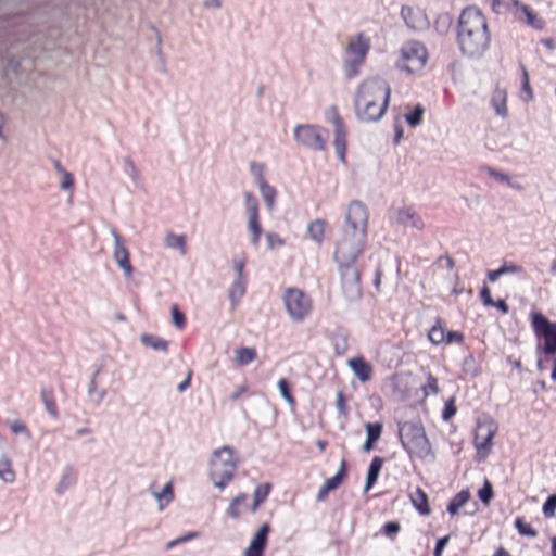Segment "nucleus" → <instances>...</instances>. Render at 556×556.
I'll return each mask as SVG.
<instances>
[{"instance_id":"f257e3e1","label":"nucleus","mask_w":556,"mask_h":556,"mask_svg":"<svg viewBox=\"0 0 556 556\" xmlns=\"http://www.w3.org/2000/svg\"><path fill=\"white\" fill-rule=\"evenodd\" d=\"M457 41L463 54L479 58L490 47L491 35L484 14L476 7H468L460 13L457 26Z\"/></svg>"},{"instance_id":"f03ea898","label":"nucleus","mask_w":556,"mask_h":556,"mask_svg":"<svg viewBox=\"0 0 556 556\" xmlns=\"http://www.w3.org/2000/svg\"><path fill=\"white\" fill-rule=\"evenodd\" d=\"M389 84L379 77L364 79L355 91L354 110L363 122L379 121L386 113L390 101Z\"/></svg>"},{"instance_id":"7ed1b4c3","label":"nucleus","mask_w":556,"mask_h":556,"mask_svg":"<svg viewBox=\"0 0 556 556\" xmlns=\"http://www.w3.org/2000/svg\"><path fill=\"white\" fill-rule=\"evenodd\" d=\"M399 437L405 451L419 459H434V453L420 421L399 422Z\"/></svg>"},{"instance_id":"20e7f679","label":"nucleus","mask_w":556,"mask_h":556,"mask_svg":"<svg viewBox=\"0 0 556 556\" xmlns=\"http://www.w3.org/2000/svg\"><path fill=\"white\" fill-rule=\"evenodd\" d=\"M238 459L232 447L225 445L215 450L210 458V478L214 486H226L233 478Z\"/></svg>"},{"instance_id":"39448f33","label":"nucleus","mask_w":556,"mask_h":556,"mask_svg":"<svg viewBox=\"0 0 556 556\" xmlns=\"http://www.w3.org/2000/svg\"><path fill=\"white\" fill-rule=\"evenodd\" d=\"M370 48L371 40L363 33L349 38L343 60L344 75L348 79L359 75Z\"/></svg>"},{"instance_id":"423d86ee","label":"nucleus","mask_w":556,"mask_h":556,"mask_svg":"<svg viewBox=\"0 0 556 556\" xmlns=\"http://www.w3.org/2000/svg\"><path fill=\"white\" fill-rule=\"evenodd\" d=\"M366 239L364 231H343L334 250V261L338 266H357L356 262L365 249Z\"/></svg>"},{"instance_id":"0eeeda50","label":"nucleus","mask_w":556,"mask_h":556,"mask_svg":"<svg viewBox=\"0 0 556 556\" xmlns=\"http://www.w3.org/2000/svg\"><path fill=\"white\" fill-rule=\"evenodd\" d=\"M282 303L288 316L294 323H302L313 312L312 298L296 287H289L283 290Z\"/></svg>"},{"instance_id":"6e6552de","label":"nucleus","mask_w":556,"mask_h":556,"mask_svg":"<svg viewBox=\"0 0 556 556\" xmlns=\"http://www.w3.org/2000/svg\"><path fill=\"white\" fill-rule=\"evenodd\" d=\"M428 50L417 40H408L400 49L397 66L410 74L420 72L427 64Z\"/></svg>"},{"instance_id":"1a4fd4ad","label":"nucleus","mask_w":556,"mask_h":556,"mask_svg":"<svg viewBox=\"0 0 556 556\" xmlns=\"http://www.w3.org/2000/svg\"><path fill=\"white\" fill-rule=\"evenodd\" d=\"M294 138L298 143L308 149L324 151L327 148L328 130L318 125H298L294 128Z\"/></svg>"},{"instance_id":"9d476101","label":"nucleus","mask_w":556,"mask_h":556,"mask_svg":"<svg viewBox=\"0 0 556 556\" xmlns=\"http://www.w3.org/2000/svg\"><path fill=\"white\" fill-rule=\"evenodd\" d=\"M530 323L535 336L544 340V353L556 354V323L549 321L541 312H532Z\"/></svg>"},{"instance_id":"9b49d317","label":"nucleus","mask_w":556,"mask_h":556,"mask_svg":"<svg viewBox=\"0 0 556 556\" xmlns=\"http://www.w3.org/2000/svg\"><path fill=\"white\" fill-rule=\"evenodd\" d=\"M497 430L498 426L493 418L484 417L478 420L473 442L479 460L484 459L489 455Z\"/></svg>"},{"instance_id":"f8f14e48","label":"nucleus","mask_w":556,"mask_h":556,"mask_svg":"<svg viewBox=\"0 0 556 556\" xmlns=\"http://www.w3.org/2000/svg\"><path fill=\"white\" fill-rule=\"evenodd\" d=\"M341 290L349 301L362 298L361 270L358 266H338Z\"/></svg>"},{"instance_id":"ddd939ff","label":"nucleus","mask_w":556,"mask_h":556,"mask_svg":"<svg viewBox=\"0 0 556 556\" xmlns=\"http://www.w3.org/2000/svg\"><path fill=\"white\" fill-rule=\"evenodd\" d=\"M368 211L359 201H352L346 211V227L344 231L362 232L367 237Z\"/></svg>"},{"instance_id":"4468645a","label":"nucleus","mask_w":556,"mask_h":556,"mask_svg":"<svg viewBox=\"0 0 556 556\" xmlns=\"http://www.w3.org/2000/svg\"><path fill=\"white\" fill-rule=\"evenodd\" d=\"M429 341L434 344H452L458 343L462 344L465 340V337L459 331H446L443 327V321L441 318H437L435 324L430 328L428 332Z\"/></svg>"},{"instance_id":"2eb2a0df","label":"nucleus","mask_w":556,"mask_h":556,"mask_svg":"<svg viewBox=\"0 0 556 556\" xmlns=\"http://www.w3.org/2000/svg\"><path fill=\"white\" fill-rule=\"evenodd\" d=\"M332 125L334 127V140L333 146L339 159L342 162H345V151H346V129L345 124L340 116L338 110L336 108L332 109Z\"/></svg>"},{"instance_id":"dca6fc26","label":"nucleus","mask_w":556,"mask_h":556,"mask_svg":"<svg viewBox=\"0 0 556 556\" xmlns=\"http://www.w3.org/2000/svg\"><path fill=\"white\" fill-rule=\"evenodd\" d=\"M114 251L113 256L119 268L125 273L126 277L132 275L134 268L130 263L129 251L125 245L123 238L114 232Z\"/></svg>"},{"instance_id":"f3484780","label":"nucleus","mask_w":556,"mask_h":556,"mask_svg":"<svg viewBox=\"0 0 556 556\" xmlns=\"http://www.w3.org/2000/svg\"><path fill=\"white\" fill-rule=\"evenodd\" d=\"M269 530L270 528L267 523H264L257 530L252 541L250 542L248 548L244 551V556H263Z\"/></svg>"},{"instance_id":"a211bd4d","label":"nucleus","mask_w":556,"mask_h":556,"mask_svg":"<svg viewBox=\"0 0 556 556\" xmlns=\"http://www.w3.org/2000/svg\"><path fill=\"white\" fill-rule=\"evenodd\" d=\"M348 365L361 382L372 379L374 367L362 355L350 358Z\"/></svg>"},{"instance_id":"6ab92c4d","label":"nucleus","mask_w":556,"mask_h":556,"mask_svg":"<svg viewBox=\"0 0 556 556\" xmlns=\"http://www.w3.org/2000/svg\"><path fill=\"white\" fill-rule=\"evenodd\" d=\"M513 5L516 9V13L520 14L518 17L523 20L529 26L535 29L544 28V21L541 18L530 5L523 4L518 0L513 2Z\"/></svg>"},{"instance_id":"aec40b11","label":"nucleus","mask_w":556,"mask_h":556,"mask_svg":"<svg viewBox=\"0 0 556 556\" xmlns=\"http://www.w3.org/2000/svg\"><path fill=\"white\" fill-rule=\"evenodd\" d=\"M396 220L399 224L405 227H412L416 229L424 228L422 218L412 207H404L397 211Z\"/></svg>"},{"instance_id":"412c9836","label":"nucleus","mask_w":556,"mask_h":556,"mask_svg":"<svg viewBox=\"0 0 556 556\" xmlns=\"http://www.w3.org/2000/svg\"><path fill=\"white\" fill-rule=\"evenodd\" d=\"M365 430H366V441L364 443V451L369 452L372 450L376 442L380 439L383 425L382 422H367L365 424Z\"/></svg>"},{"instance_id":"4be33fe9","label":"nucleus","mask_w":556,"mask_h":556,"mask_svg":"<svg viewBox=\"0 0 556 556\" xmlns=\"http://www.w3.org/2000/svg\"><path fill=\"white\" fill-rule=\"evenodd\" d=\"M40 399H41L48 414L54 419L59 418V409H58L53 389L52 388H42L40 391Z\"/></svg>"},{"instance_id":"5701e85b","label":"nucleus","mask_w":556,"mask_h":556,"mask_svg":"<svg viewBox=\"0 0 556 556\" xmlns=\"http://www.w3.org/2000/svg\"><path fill=\"white\" fill-rule=\"evenodd\" d=\"M328 224L325 219L317 218L308 224L307 233L309 238L317 243H321L325 239Z\"/></svg>"},{"instance_id":"b1692460","label":"nucleus","mask_w":556,"mask_h":556,"mask_svg":"<svg viewBox=\"0 0 556 556\" xmlns=\"http://www.w3.org/2000/svg\"><path fill=\"white\" fill-rule=\"evenodd\" d=\"M257 351L255 348L242 346L235 351V361L239 366H245L255 361Z\"/></svg>"},{"instance_id":"393cba45","label":"nucleus","mask_w":556,"mask_h":556,"mask_svg":"<svg viewBox=\"0 0 556 556\" xmlns=\"http://www.w3.org/2000/svg\"><path fill=\"white\" fill-rule=\"evenodd\" d=\"M383 458L379 456H375L370 463V466L366 476V484L365 486H372L379 477V473L383 466Z\"/></svg>"},{"instance_id":"a878e982","label":"nucleus","mask_w":556,"mask_h":556,"mask_svg":"<svg viewBox=\"0 0 556 556\" xmlns=\"http://www.w3.org/2000/svg\"><path fill=\"white\" fill-rule=\"evenodd\" d=\"M470 498L468 489H462L447 504V511L451 515H456L460 507H463Z\"/></svg>"},{"instance_id":"bb28decb","label":"nucleus","mask_w":556,"mask_h":556,"mask_svg":"<svg viewBox=\"0 0 556 556\" xmlns=\"http://www.w3.org/2000/svg\"><path fill=\"white\" fill-rule=\"evenodd\" d=\"M412 502L415 508L424 516L430 514V507L428 505V497L422 489H416L415 494L410 495Z\"/></svg>"},{"instance_id":"cd10ccee","label":"nucleus","mask_w":556,"mask_h":556,"mask_svg":"<svg viewBox=\"0 0 556 556\" xmlns=\"http://www.w3.org/2000/svg\"><path fill=\"white\" fill-rule=\"evenodd\" d=\"M141 342L144 345L150 346L155 351H163V352L168 351V345H169L168 341L164 340L161 337L154 336V334H142Z\"/></svg>"},{"instance_id":"c85d7f7f","label":"nucleus","mask_w":556,"mask_h":556,"mask_svg":"<svg viewBox=\"0 0 556 556\" xmlns=\"http://www.w3.org/2000/svg\"><path fill=\"white\" fill-rule=\"evenodd\" d=\"M165 244L167 248L179 250L182 255L187 253L185 235L168 232L165 237Z\"/></svg>"},{"instance_id":"c756f323","label":"nucleus","mask_w":556,"mask_h":556,"mask_svg":"<svg viewBox=\"0 0 556 556\" xmlns=\"http://www.w3.org/2000/svg\"><path fill=\"white\" fill-rule=\"evenodd\" d=\"M257 186L260 188V192L266 203L267 208L273 210L277 197L276 189L273 186L268 185L267 181L262 182Z\"/></svg>"},{"instance_id":"7c9ffc66","label":"nucleus","mask_w":556,"mask_h":556,"mask_svg":"<svg viewBox=\"0 0 556 556\" xmlns=\"http://www.w3.org/2000/svg\"><path fill=\"white\" fill-rule=\"evenodd\" d=\"M248 228H249V230L252 233V236H251V243L254 247H258L260 240H261V236H262V227H261V223H260V216L249 217Z\"/></svg>"},{"instance_id":"2f4dec72","label":"nucleus","mask_w":556,"mask_h":556,"mask_svg":"<svg viewBox=\"0 0 556 556\" xmlns=\"http://www.w3.org/2000/svg\"><path fill=\"white\" fill-rule=\"evenodd\" d=\"M151 494L157 501L160 510L174 500V489H160V491H152Z\"/></svg>"},{"instance_id":"473e14b6","label":"nucleus","mask_w":556,"mask_h":556,"mask_svg":"<svg viewBox=\"0 0 556 556\" xmlns=\"http://www.w3.org/2000/svg\"><path fill=\"white\" fill-rule=\"evenodd\" d=\"M425 113V109L421 104L415 105L410 112L405 114V121L410 127H416L420 125L422 121V116Z\"/></svg>"},{"instance_id":"72a5a7b5","label":"nucleus","mask_w":556,"mask_h":556,"mask_svg":"<svg viewBox=\"0 0 556 556\" xmlns=\"http://www.w3.org/2000/svg\"><path fill=\"white\" fill-rule=\"evenodd\" d=\"M0 478L4 483H12L15 479V472L9 459H0Z\"/></svg>"},{"instance_id":"f704fd0d","label":"nucleus","mask_w":556,"mask_h":556,"mask_svg":"<svg viewBox=\"0 0 556 556\" xmlns=\"http://www.w3.org/2000/svg\"><path fill=\"white\" fill-rule=\"evenodd\" d=\"M245 292V285L241 279L235 281L229 290V299L232 302V305H237L239 300L243 296Z\"/></svg>"},{"instance_id":"c9c22d12","label":"nucleus","mask_w":556,"mask_h":556,"mask_svg":"<svg viewBox=\"0 0 556 556\" xmlns=\"http://www.w3.org/2000/svg\"><path fill=\"white\" fill-rule=\"evenodd\" d=\"M346 471L348 462L345 459H342L338 472L327 480L325 486H338L340 483L343 482L344 478L346 477Z\"/></svg>"},{"instance_id":"e433bc0d","label":"nucleus","mask_w":556,"mask_h":556,"mask_svg":"<svg viewBox=\"0 0 556 556\" xmlns=\"http://www.w3.org/2000/svg\"><path fill=\"white\" fill-rule=\"evenodd\" d=\"M336 407L338 409L339 416L346 419L349 416L350 409H349V405H348V397L342 390L337 392Z\"/></svg>"},{"instance_id":"4c0bfd02","label":"nucleus","mask_w":556,"mask_h":556,"mask_svg":"<svg viewBox=\"0 0 556 556\" xmlns=\"http://www.w3.org/2000/svg\"><path fill=\"white\" fill-rule=\"evenodd\" d=\"M244 205L249 217L260 216L257 199L251 192L244 193Z\"/></svg>"},{"instance_id":"58836bf2","label":"nucleus","mask_w":556,"mask_h":556,"mask_svg":"<svg viewBox=\"0 0 556 556\" xmlns=\"http://www.w3.org/2000/svg\"><path fill=\"white\" fill-rule=\"evenodd\" d=\"M515 527L521 535L535 538L538 535V531L531 527L530 523H527L521 517H517L515 519Z\"/></svg>"},{"instance_id":"ea45409f","label":"nucleus","mask_w":556,"mask_h":556,"mask_svg":"<svg viewBox=\"0 0 556 556\" xmlns=\"http://www.w3.org/2000/svg\"><path fill=\"white\" fill-rule=\"evenodd\" d=\"M278 388H279L281 396L286 400V402L291 407H294L296 404V401L290 391V387H289L287 379H285V378L279 379Z\"/></svg>"},{"instance_id":"a19ab883","label":"nucleus","mask_w":556,"mask_h":556,"mask_svg":"<svg viewBox=\"0 0 556 556\" xmlns=\"http://www.w3.org/2000/svg\"><path fill=\"white\" fill-rule=\"evenodd\" d=\"M172 312V320L176 328L184 329L187 325V319L185 314L178 308L177 304H173L170 307Z\"/></svg>"},{"instance_id":"79ce46f5","label":"nucleus","mask_w":556,"mask_h":556,"mask_svg":"<svg viewBox=\"0 0 556 556\" xmlns=\"http://www.w3.org/2000/svg\"><path fill=\"white\" fill-rule=\"evenodd\" d=\"M270 489H255L253 503L251 505V511L255 513L260 505L266 500L268 496Z\"/></svg>"},{"instance_id":"37998d69","label":"nucleus","mask_w":556,"mask_h":556,"mask_svg":"<svg viewBox=\"0 0 556 556\" xmlns=\"http://www.w3.org/2000/svg\"><path fill=\"white\" fill-rule=\"evenodd\" d=\"M250 170L256 179L257 185L265 182V166L262 163L252 162L250 164Z\"/></svg>"},{"instance_id":"c03bdc74","label":"nucleus","mask_w":556,"mask_h":556,"mask_svg":"<svg viewBox=\"0 0 556 556\" xmlns=\"http://www.w3.org/2000/svg\"><path fill=\"white\" fill-rule=\"evenodd\" d=\"M556 510V494L551 495L543 505V514L545 517L551 518L555 515Z\"/></svg>"},{"instance_id":"a18cd8bd","label":"nucleus","mask_w":556,"mask_h":556,"mask_svg":"<svg viewBox=\"0 0 556 556\" xmlns=\"http://www.w3.org/2000/svg\"><path fill=\"white\" fill-rule=\"evenodd\" d=\"M401 530V526L396 521H389L383 527L381 532L388 538H394Z\"/></svg>"},{"instance_id":"49530a36","label":"nucleus","mask_w":556,"mask_h":556,"mask_svg":"<svg viewBox=\"0 0 556 556\" xmlns=\"http://www.w3.org/2000/svg\"><path fill=\"white\" fill-rule=\"evenodd\" d=\"M197 536H198L197 532H189V533H187L185 535H181V536H179V538H177L175 540H172V541L167 542L166 545H165V548L166 549H170V548L175 547L176 545L185 543V542H188V541H190V540H192V539H194Z\"/></svg>"},{"instance_id":"de8ad7c7","label":"nucleus","mask_w":556,"mask_h":556,"mask_svg":"<svg viewBox=\"0 0 556 556\" xmlns=\"http://www.w3.org/2000/svg\"><path fill=\"white\" fill-rule=\"evenodd\" d=\"M10 429L14 434H25L26 437H30V431L27 426L21 420H14L10 424Z\"/></svg>"},{"instance_id":"09e8293b","label":"nucleus","mask_w":556,"mask_h":556,"mask_svg":"<svg viewBox=\"0 0 556 556\" xmlns=\"http://www.w3.org/2000/svg\"><path fill=\"white\" fill-rule=\"evenodd\" d=\"M521 85H522V90L527 94V100H532L533 99V90H532V88L530 86L529 73L526 70V67H522V81H521Z\"/></svg>"},{"instance_id":"8fccbe9b","label":"nucleus","mask_w":556,"mask_h":556,"mask_svg":"<svg viewBox=\"0 0 556 556\" xmlns=\"http://www.w3.org/2000/svg\"><path fill=\"white\" fill-rule=\"evenodd\" d=\"M424 390H425V393H427V394L429 392H431L433 394L439 393V391H440L439 382H438V379L433 375L429 374L427 376V383H426Z\"/></svg>"},{"instance_id":"3c124183","label":"nucleus","mask_w":556,"mask_h":556,"mask_svg":"<svg viewBox=\"0 0 556 556\" xmlns=\"http://www.w3.org/2000/svg\"><path fill=\"white\" fill-rule=\"evenodd\" d=\"M456 406L454 404V400H450L445 403L444 409L442 412V418L444 420H450L456 414Z\"/></svg>"},{"instance_id":"603ef678","label":"nucleus","mask_w":556,"mask_h":556,"mask_svg":"<svg viewBox=\"0 0 556 556\" xmlns=\"http://www.w3.org/2000/svg\"><path fill=\"white\" fill-rule=\"evenodd\" d=\"M480 299L484 306H493V298L491 295V290L486 285H484L480 291Z\"/></svg>"},{"instance_id":"864d4df0","label":"nucleus","mask_w":556,"mask_h":556,"mask_svg":"<svg viewBox=\"0 0 556 556\" xmlns=\"http://www.w3.org/2000/svg\"><path fill=\"white\" fill-rule=\"evenodd\" d=\"M501 269L503 271V274H519V273H522L523 271V268L515 263H511V262H505L502 266H501Z\"/></svg>"},{"instance_id":"5fc2aeb1","label":"nucleus","mask_w":556,"mask_h":556,"mask_svg":"<svg viewBox=\"0 0 556 556\" xmlns=\"http://www.w3.org/2000/svg\"><path fill=\"white\" fill-rule=\"evenodd\" d=\"M478 496L483 504L489 505L494 497L493 489H479Z\"/></svg>"},{"instance_id":"6e6d98bb","label":"nucleus","mask_w":556,"mask_h":556,"mask_svg":"<svg viewBox=\"0 0 556 556\" xmlns=\"http://www.w3.org/2000/svg\"><path fill=\"white\" fill-rule=\"evenodd\" d=\"M266 238L269 249L281 247L283 244V240L277 233L269 232L266 235Z\"/></svg>"},{"instance_id":"4d7b16f0","label":"nucleus","mask_w":556,"mask_h":556,"mask_svg":"<svg viewBox=\"0 0 556 556\" xmlns=\"http://www.w3.org/2000/svg\"><path fill=\"white\" fill-rule=\"evenodd\" d=\"M62 181H61V188L66 190V189H72L74 187V177L73 175L70 173V172H64L62 173Z\"/></svg>"},{"instance_id":"13d9d810","label":"nucleus","mask_w":556,"mask_h":556,"mask_svg":"<svg viewBox=\"0 0 556 556\" xmlns=\"http://www.w3.org/2000/svg\"><path fill=\"white\" fill-rule=\"evenodd\" d=\"M249 391V387L247 384L238 387L231 394L230 400L232 402L238 401L242 395L247 394Z\"/></svg>"},{"instance_id":"bf43d9fd","label":"nucleus","mask_w":556,"mask_h":556,"mask_svg":"<svg viewBox=\"0 0 556 556\" xmlns=\"http://www.w3.org/2000/svg\"><path fill=\"white\" fill-rule=\"evenodd\" d=\"M447 542H448V536H444V538L439 539L437 541V543H435L433 556H441L442 555V551L446 546Z\"/></svg>"},{"instance_id":"052dcab7","label":"nucleus","mask_w":556,"mask_h":556,"mask_svg":"<svg viewBox=\"0 0 556 556\" xmlns=\"http://www.w3.org/2000/svg\"><path fill=\"white\" fill-rule=\"evenodd\" d=\"M493 104H494V108H495L497 114H500V115L506 114V103H505L504 97L500 98V102H497L496 98H493Z\"/></svg>"},{"instance_id":"680f3d73","label":"nucleus","mask_w":556,"mask_h":556,"mask_svg":"<svg viewBox=\"0 0 556 556\" xmlns=\"http://www.w3.org/2000/svg\"><path fill=\"white\" fill-rule=\"evenodd\" d=\"M493 306L496 307L503 314H507L509 311L508 305L503 299H500L497 301L493 300Z\"/></svg>"},{"instance_id":"e2e57ef3","label":"nucleus","mask_w":556,"mask_h":556,"mask_svg":"<svg viewBox=\"0 0 556 556\" xmlns=\"http://www.w3.org/2000/svg\"><path fill=\"white\" fill-rule=\"evenodd\" d=\"M191 377H192V370H189L185 380L181 381L177 387V389L180 393L184 392L190 386Z\"/></svg>"},{"instance_id":"0e129e2a","label":"nucleus","mask_w":556,"mask_h":556,"mask_svg":"<svg viewBox=\"0 0 556 556\" xmlns=\"http://www.w3.org/2000/svg\"><path fill=\"white\" fill-rule=\"evenodd\" d=\"M488 173H489L492 177H494L495 179H497V180L506 181V182H507V181H509V178H508V176H507V175L502 174V173H500V172H497V170H495V169H493V168H489V169H488Z\"/></svg>"},{"instance_id":"69168bd1","label":"nucleus","mask_w":556,"mask_h":556,"mask_svg":"<svg viewBox=\"0 0 556 556\" xmlns=\"http://www.w3.org/2000/svg\"><path fill=\"white\" fill-rule=\"evenodd\" d=\"M228 515L232 518H238L239 515H240V511H239V505L236 504L233 501H231L229 507H228V510H227Z\"/></svg>"},{"instance_id":"338daca9","label":"nucleus","mask_w":556,"mask_h":556,"mask_svg":"<svg viewBox=\"0 0 556 556\" xmlns=\"http://www.w3.org/2000/svg\"><path fill=\"white\" fill-rule=\"evenodd\" d=\"M244 265H245V262L243 260H236L235 261V268H236V271H237L238 277H239L238 279L242 280Z\"/></svg>"},{"instance_id":"774afa93","label":"nucleus","mask_w":556,"mask_h":556,"mask_svg":"<svg viewBox=\"0 0 556 556\" xmlns=\"http://www.w3.org/2000/svg\"><path fill=\"white\" fill-rule=\"evenodd\" d=\"M503 274L501 267L496 270H489L488 271V279L491 281V282H494L496 281Z\"/></svg>"}]
</instances>
